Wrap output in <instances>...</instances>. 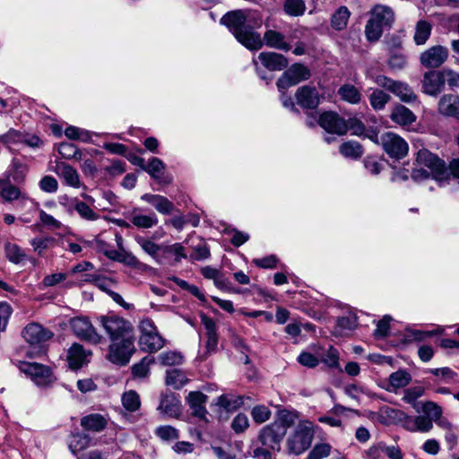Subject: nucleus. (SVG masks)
Returning <instances> with one entry per match:
<instances>
[{
    "mask_svg": "<svg viewBox=\"0 0 459 459\" xmlns=\"http://www.w3.org/2000/svg\"><path fill=\"white\" fill-rule=\"evenodd\" d=\"M91 438L86 434H74L69 442L70 450L75 454L81 450L85 449L89 446Z\"/></svg>",
    "mask_w": 459,
    "mask_h": 459,
    "instance_id": "49",
    "label": "nucleus"
},
{
    "mask_svg": "<svg viewBox=\"0 0 459 459\" xmlns=\"http://www.w3.org/2000/svg\"><path fill=\"white\" fill-rule=\"evenodd\" d=\"M318 124L328 134L343 135L347 133L346 120L333 111L322 113Z\"/></svg>",
    "mask_w": 459,
    "mask_h": 459,
    "instance_id": "13",
    "label": "nucleus"
},
{
    "mask_svg": "<svg viewBox=\"0 0 459 459\" xmlns=\"http://www.w3.org/2000/svg\"><path fill=\"white\" fill-rule=\"evenodd\" d=\"M332 446L328 443L315 445L305 459H324L330 455Z\"/></svg>",
    "mask_w": 459,
    "mask_h": 459,
    "instance_id": "52",
    "label": "nucleus"
},
{
    "mask_svg": "<svg viewBox=\"0 0 459 459\" xmlns=\"http://www.w3.org/2000/svg\"><path fill=\"white\" fill-rule=\"evenodd\" d=\"M19 369L39 386H46L54 381L51 369L40 363L20 360Z\"/></svg>",
    "mask_w": 459,
    "mask_h": 459,
    "instance_id": "10",
    "label": "nucleus"
},
{
    "mask_svg": "<svg viewBox=\"0 0 459 459\" xmlns=\"http://www.w3.org/2000/svg\"><path fill=\"white\" fill-rule=\"evenodd\" d=\"M11 314V306L6 302H0V332L5 330Z\"/></svg>",
    "mask_w": 459,
    "mask_h": 459,
    "instance_id": "64",
    "label": "nucleus"
},
{
    "mask_svg": "<svg viewBox=\"0 0 459 459\" xmlns=\"http://www.w3.org/2000/svg\"><path fill=\"white\" fill-rule=\"evenodd\" d=\"M368 100L371 107L375 110H381L390 100V95H388L382 90L377 89L374 90L372 93L368 96Z\"/></svg>",
    "mask_w": 459,
    "mask_h": 459,
    "instance_id": "46",
    "label": "nucleus"
},
{
    "mask_svg": "<svg viewBox=\"0 0 459 459\" xmlns=\"http://www.w3.org/2000/svg\"><path fill=\"white\" fill-rule=\"evenodd\" d=\"M201 322L204 325L206 331V349L209 353L214 352L218 345V335L216 331V324L214 320L205 314L200 315Z\"/></svg>",
    "mask_w": 459,
    "mask_h": 459,
    "instance_id": "22",
    "label": "nucleus"
},
{
    "mask_svg": "<svg viewBox=\"0 0 459 459\" xmlns=\"http://www.w3.org/2000/svg\"><path fill=\"white\" fill-rule=\"evenodd\" d=\"M24 340L30 344H38L53 337V333L38 323H30L22 330Z\"/></svg>",
    "mask_w": 459,
    "mask_h": 459,
    "instance_id": "17",
    "label": "nucleus"
},
{
    "mask_svg": "<svg viewBox=\"0 0 459 459\" xmlns=\"http://www.w3.org/2000/svg\"><path fill=\"white\" fill-rule=\"evenodd\" d=\"M0 195L4 201L13 202L21 196V191L8 180L3 179V185L0 186Z\"/></svg>",
    "mask_w": 459,
    "mask_h": 459,
    "instance_id": "47",
    "label": "nucleus"
},
{
    "mask_svg": "<svg viewBox=\"0 0 459 459\" xmlns=\"http://www.w3.org/2000/svg\"><path fill=\"white\" fill-rule=\"evenodd\" d=\"M444 87V74L441 72L430 71L424 74L422 80L423 91L436 96Z\"/></svg>",
    "mask_w": 459,
    "mask_h": 459,
    "instance_id": "20",
    "label": "nucleus"
},
{
    "mask_svg": "<svg viewBox=\"0 0 459 459\" xmlns=\"http://www.w3.org/2000/svg\"><path fill=\"white\" fill-rule=\"evenodd\" d=\"M357 316L354 314H349L345 316L339 317L333 328L335 336H345L357 327Z\"/></svg>",
    "mask_w": 459,
    "mask_h": 459,
    "instance_id": "29",
    "label": "nucleus"
},
{
    "mask_svg": "<svg viewBox=\"0 0 459 459\" xmlns=\"http://www.w3.org/2000/svg\"><path fill=\"white\" fill-rule=\"evenodd\" d=\"M142 200L152 204L161 214H170L175 209L173 203L163 195L144 194Z\"/></svg>",
    "mask_w": 459,
    "mask_h": 459,
    "instance_id": "23",
    "label": "nucleus"
},
{
    "mask_svg": "<svg viewBox=\"0 0 459 459\" xmlns=\"http://www.w3.org/2000/svg\"><path fill=\"white\" fill-rule=\"evenodd\" d=\"M165 168L166 166L160 159L152 157L145 167H143V170L146 171L152 178L160 179L165 170Z\"/></svg>",
    "mask_w": 459,
    "mask_h": 459,
    "instance_id": "45",
    "label": "nucleus"
},
{
    "mask_svg": "<svg viewBox=\"0 0 459 459\" xmlns=\"http://www.w3.org/2000/svg\"><path fill=\"white\" fill-rule=\"evenodd\" d=\"M163 253L175 255L176 262H180L183 258H186L185 248L179 243H175L170 246H164Z\"/></svg>",
    "mask_w": 459,
    "mask_h": 459,
    "instance_id": "60",
    "label": "nucleus"
},
{
    "mask_svg": "<svg viewBox=\"0 0 459 459\" xmlns=\"http://www.w3.org/2000/svg\"><path fill=\"white\" fill-rule=\"evenodd\" d=\"M407 428L411 431L429 432L433 428V423L426 416H417L407 421Z\"/></svg>",
    "mask_w": 459,
    "mask_h": 459,
    "instance_id": "41",
    "label": "nucleus"
},
{
    "mask_svg": "<svg viewBox=\"0 0 459 459\" xmlns=\"http://www.w3.org/2000/svg\"><path fill=\"white\" fill-rule=\"evenodd\" d=\"M296 413L282 411L278 420L265 425L258 432V441L263 446L270 448L273 452L281 449V443L287 433L288 428L294 424Z\"/></svg>",
    "mask_w": 459,
    "mask_h": 459,
    "instance_id": "4",
    "label": "nucleus"
},
{
    "mask_svg": "<svg viewBox=\"0 0 459 459\" xmlns=\"http://www.w3.org/2000/svg\"><path fill=\"white\" fill-rule=\"evenodd\" d=\"M55 172L58 177L64 179L65 183L72 187H80V177L75 169L72 166L60 162L56 166Z\"/></svg>",
    "mask_w": 459,
    "mask_h": 459,
    "instance_id": "24",
    "label": "nucleus"
},
{
    "mask_svg": "<svg viewBox=\"0 0 459 459\" xmlns=\"http://www.w3.org/2000/svg\"><path fill=\"white\" fill-rule=\"evenodd\" d=\"M55 241V238L52 237H40L32 238L30 243L33 247L34 252L38 255H41L43 251L53 245Z\"/></svg>",
    "mask_w": 459,
    "mask_h": 459,
    "instance_id": "55",
    "label": "nucleus"
},
{
    "mask_svg": "<svg viewBox=\"0 0 459 459\" xmlns=\"http://www.w3.org/2000/svg\"><path fill=\"white\" fill-rule=\"evenodd\" d=\"M366 77L373 81L377 86L394 93L403 102L411 103L417 100V95L405 82L394 81L383 74H375L371 71H367Z\"/></svg>",
    "mask_w": 459,
    "mask_h": 459,
    "instance_id": "6",
    "label": "nucleus"
},
{
    "mask_svg": "<svg viewBox=\"0 0 459 459\" xmlns=\"http://www.w3.org/2000/svg\"><path fill=\"white\" fill-rule=\"evenodd\" d=\"M370 17L386 28H390L394 21L392 8L384 4H376L370 11Z\"/></svg>",
    "mask_w": 459,
    "mask_h": 459,
    "instance_id": "25",
    "label": "nucleus"
},
{
    "mask_svg": "<svg viewBox=\"0 0 459 459\" xmlns=\"http://www.w3.org/2000/svg\"><path fill=\"white\" fill-rule=\"evenodd\" d=\"M346 126L347 132L350 130L352 134L365 135L376 143L379 142L377 132L375 130H366L363 123L358 118L353 117L346 120Z\"/></svg>",
    "mask_w": 459,
    "mask_h": 459,
    "instance_id": "26",
    "label": "nucleus"
},
{
    "mask_svg": "<svg viewBox=\"0 0 459 459\" xmlns=\"http://www.w3.org/2000/svg\"><path fill=\"white\" fill-rule=\"evenodd\" d=\"M4 253L6 258L13 264H20L27 255L25 252L16 244L7 242L4 245Z\"/></svg>",
    "mask_w": 459,
    "mask_h": 459,
    "instance_id": "42",
    "label": "nucleus"
},
{
    "mask_svg": "<svg viewBox=\"0 0 459 459\" xmlns=\"http://www.w3.org/2000/svg\"><path fill=\"white\" fill-rule=\"evenodd\" d=\"M71 204L73 205V210L84 221H95L100 218V215L86 202L81 201L75 197L71 201Z\"/></svg>",
    "mask_w": 459,
    "mask_h": 459,
    "instance_id": "30",
    "label": "nucleus"
},
{
    "mask_svg": "<svg viewBox=\"0 0 459 459\" xmlns=\"http://www.w3.org/2000/svg\"><path fill=\"white\" fill-rule=\"evenodd\" d=\"M250 414L254 422L263 424L271 418L272 411L267 406L259 404L252 408Z\"/></svg>",
    "mask_w": 459,
    "mask_h": 459,
    "instance_id": "50",
    "label": "nucleus"
},
{
    "mask_svg": "<svg viewBox=\"0 0 459 459\" xmlns=\"http://www.w3.org/2000/svg\"><path fill=\"white\" fill-rule=\"evenodd\" d=\"M257 60L261 62L264 67L272 72L281 71L287 68L289 65L288 59L280 53L272 51L261 52L258 55L257 59L253 58V64L255 66L257 75L263 80H266V76L258 67Z\"/></svg>",
    "mask_w": 459,
    "mask_h": 459,
    "instance_id": "11",
    "label": "nucleus"
},
{
    "mask_svg": "<svg viewBox=\"0 0 459 459\" xmlns=\"http://www.w3.org/2000/svg\"><path fill=\"white\" fill-rule=\"evenodd\" d=\"M295 98L297 104L303 108L314 109L320 103V95L316 87L304 85L298 88Z\"/></svg>",
    "mask_w": 459,
    "mask_h": 459,
    "instance_id": "15",
    "label": "nucleus"
},
{
    "mask_svg": "<svg viewBox=\"0 0 459 459\" xmlns=\"http://www.w3.org/2000/svg\"><path fill=\"white\" fill-rule=\"evenodd\" d=\"M243 404V397L235 394H223L217 397L212 405L227 412L238 410Z\"/></svg>",
    "mask_w": 459,
    "mask_h": 459,
    "instance_id": "21",
    "label": "nucleus"
},
{
    "mask_svg": "<svg viewBox=\"0 0 459 459\" xmlns=\"http://www.w3.org/2000/svg\"><path fill=\"white\" fill-rule=\"evenodd\" d=\"M390 118L400 126H408L415 122L416 116L408 108L397 105L392 110Z\"/></svg>",
    "mask_w": 459,
    "mask_h": 459,
    "instance_id": "31",
    "label": "nucleus"
},
{
    "mask_svg": "<svg viewBox=\"0 0 459 459\" xmlns=\"http://www.w3.org/2000/svg\"><path fill=\"white\" fill-rule=\"evenodd\" d=\"M81 425L87 430L99 432L105 429L107 420L100 414H90L81 420Z\"/></svg>",
    "mask_w": 459,
    "mask_h": 459,
    "instance_id": "35",
    "label": "nucleus"
},
{
    "mask_svg": "<svg viewBox=\"0 0 459 459\" xmlns=\"http://www.w3.org/2000/svg\"><path fill=\"white\" fill-rule=\"evenodd\" d=\"M310 70L302 64H293L278 79L277 89L279 92L287 91L289 88L299 84L310 78Z\"/></svg>",
    "mask_w": 459,
    "mask_h": 459,
    "instance_id": "8",
    "label": "nucleus"
},
{
    "mask_svg": "<svg viewBox=\"0 0 459 459\" xmlns=\"http://www.w3.org/2000/svg\"><path fill=\"white\" fill-rule=\"evenodd\" d=\"M449 51L447 48L441 45L433 46L420 56V64L427 68H437L442 65L448 57Z\"/></svg>",
    "mask_w": 459,
    "mask_h": 459,
    "instance_id": "14",
    "label": "nucleus"
},
{
    "mask_svg": "<svg viewBox=\"0 0 459 459\" xmlns=\"http://www.w3.org/2000/svg\"><path fill=\"white\" fill-rule=\"evenodd\" d=\"M39 188L46 193H56L58 188L57 180L52 176H44L39 183Z\"/></svg>",
    "mask_w": 459,
    "mask_h": 459,
    "instance_id": "59",
    "label": "nucleus"
},
{
    "mask_svg": "<svg viewBox=\"0 0 459 459\" xmlns=\"http://www.w3.org/2000/svg\"><path fill=\"white\" fill-rule=\"evenodd\" d=\"M123 406L130 411H135L140 407V397L134 391L126 392L122 396Z\"/></svg>",
    "mask_w": 459,
    "mask_h": 459,
    "instance_id": "53",
    "label": "nucleus"
},
{
    "mask_svg": "<svg viewBox=\"0 0 459 459\" xmlns=\"http://www.w3.org/2000/svg\"><path fill=\"white\" fill-rule=\"evenodd\" d=\"M207 395L199 391H192L186 397L191 414L204 422H208V411L205 407Z\"/></svg>",
    "mask_w": 459,
    "mask_h": 459,
    "instance_id": "16",
    "label": "nucleus"
},
{
    "mask_svg": "<svg viewBox=\"0 0 459 459\" xmlns=\"http://www.w3.org/2000/svg\"><path fill=\"white\" fill-rule=\"evenodd\" d=\"M249 426V420L247 415L238 413L231 422V428L236 433L245 431Z\"/></svg>",
    "mask_w": 459,
    "mask_h": 459,
    "instance_id": "61",
    "label": "nucleus"
},
{
    "mask_svg": "<svg viewBox=\"0 0 459 459\" xmlns=\"http://www.w3.org/2000/svg\"><path fill=\"white\" fill-rule=\"evenodd\" d=\"M129 220L134 226L140 229H150L159 222L158 217L154 212L143 214L136 210L132 212Z\"/></svg>",
    "mask_w": 459,
    "mask_h": 459,
    "instance_id": "28",
    "label": "nucleus"
},
{
    "mask_svg": "<svg viewBox=\"0 0 459 459\" xmlns=\"http://www.w3.org/2000/svg\"><path fill=\"white\" fill-rule=\"evenodd\" d=\"M314 426L309 420H300L292 434L287 438V448L290 454L300 455L311 445L314 438Z\"/></svg>",
    "mask_w": 459,
    "mask_h": 459,
    "instance_id": "5",
    "label": "nucleus"
},
{
    "mask_svg": "<svg viewBox=\"0 0 459 459\" xmlns=\"http://www.w3.org/2000/svg\"><path fill=\"white\" fill-rule=\"evenodd\" d=\"M422 411L431 421L438 420L442 415L441 408L433 402H427L422 405Z\"/></svg>",
    "mask_w": 459,
    "mask_h": 459,
    "instance_id": "57",
    "label": "nucleus"
},
{
    "mask_svg": "<svg viewBox=\"0 0 459 459\" xmlns=\"http://www.w3.org/2000/svg\"><path fill=\"white\" fill-rule=\"evenodd\" d=\"M58 152L63 158L68 159V160H70V159L79 160V159H81V155H82L79 149L75 145L69 143H60L58 146Z\"/></svg>",
    "mask_w": 459,
    "mask_h": 459,
    "instance_id": "54",
    "label": "nucleus"
},
{
    "mask_svg": "<svg viewBox=\"0 0 459 459\" xmlns=\"http://www.w3.org/2000/svg\"><path fill=\"white\" fill-rule=\"evenodd\" d=\"M158 411L168 417L178 418L181 413V402L175 394H165L161 396Z\"/></svg>",
    "mask_w": 459,
    "mask_h": 459,
    "instance_id": "19",
    "label": "nucleus"
},
{
    "mask_svg": "<svg viewBox=\"0 0 459 459\" xmlns=\"http://www.w3.org/2000/svg\"><path fill=\"white\" fill-rule=\"evenodd\" d=\"M340 98L350 104H358L361 100L360 91L352 84H343L338 89Z\"/></svg>",
    "mask_w": 459,
    "mask_h": 459,
    "instance_id": "36",
    "label": "nucleus"
},
{
    "mask_svg": "<svg viewBox=\"0 0 459 459\" xmlns=\"http://www.w3.org/2000/svg\"><path fill=\"white\" fill-rule=\"evenodd\" d=\"M135 240L146 254L152 256L158 264H161L159 253L160 251L163 252L164 246L158 245L143 237H137Z\"/></svg>",
    "mask_w": 459,
    "mask_h": 459,
    "instance_id": "34",
    "label": "nucleus"
},
{
    "mask_svg": "<svg viewBox=\"0 0 459 459\" xmlns=\"http://www.w3.org/2000/svg\"><path fill=\"white\" fill-rule=\"evenodd\" d=\"M283 9L290 16H300L305 13L306 4L303 0H285Z\"/></svg>",
    "mask_w": 459,
    "mask_h": 459,
    "instance_id": "51",
    "label": "nucleus"
},
{
    "mask_svg": "<svg viewBox=\"0 0 459 459\" xmlns=\"http://www.w3.org/2000/svg\"><path fill=\"white\" fill-rule=\"evenodd\" d=\"M385 28L386 27L378 23L375 19L370 17L365 27V35L367 39L370 42L377 41L381 38Z\"/></svg>",
    "mask_w": 459,
    "mask_h": 459,
    "instance_id": "40",
    "label": "nucleus"
},
{
    "mask_svg": "<svg viewBox=\"0 0 459 459\" xmlns=\"http://www.w3.org/2000/svg\"><path fill=\"white\" fill-rule=\"evenodd\" d=\"M73 333L81 340L91 344H99L103 336L97 332L87 316H75L70 319Z\"/></svg>",
    "mask_w": 459,
    "mask_h": 459,
    "instance_id": "9",
    "label": "nucleus"
},
{
    "mask_svg": "<svg viewBox=\"0 0 459 459\" xmlns=\"http://www.w3.org/2000/svg\"><path fill=\"white\" fill-rule=\"evenodd\" d=\"M155 433L162 440H174L178 438V431L171 426H161L156 429Z\"/></svg>",
    "mask_w": 459,
    "mask_h": 459,
    "instance_id": "58",
    "label": "nucleus"
},
{
    "mask_svg": "<svg viewBox=\"0 0 459 459\" xmlns=\"http://www.w3.org/2000/svg\"><path fill=\"white\" fill-rule=\"evenodd\" d=\"M411 381V374L406 370H397L392 373L388 378V387L386 390L394 392L399 388H403L410 384Z\"/></svg>",
    "mask_w": 459,
    "mask_h": 459,
    "instance_id": "33",
    "label": "nucleus"
},
{
    "mask_svg": "<svg viewBox=\"0 0 459 459\" xmlns=\"http://www.w3.org/2000/svg\"><path fill=\"white\" fill-rule=\"evenodd\" d=\"M339 152L342 156L351 159H357L363 153L361 145L354 141H349L341 144Z\"/></svg>",
    "mask_w": 459,
    "mask_h": 459,
    "instance_id": "44",
    "label": "nucleus"
},
{
    "mask_svg": "<svg viewBox=\"0 0 459 459\" xmlns=\"http://www.w3.org/2000/svg\"><path fill=\"white\" fill-rule=\"evenodd\" d=\"M234 35L236 39L249 50H258L263 48V40L258 29L263 24L260 13L251 10H235L228 12L221 19Z\"/></svg>",
    "mask_w": 459,
    "mask_h": 459,
    "instance_id": "2",
    "label": "nucleus"
},
{
    "mask_svg": "<svg viewBox=\"0 0 459 459\" xmlns=\"http://www.w3.org/2000/svg\"><path fill=\"white\" fill-rule=\"evenodd\" d=\"M385 28L386 27L378 23L375 19L370 17L365 27V35L367 39L370 42L377 41L381 38Z\"/></svg>",
    "mask_w": 459,
    "mask_h": 459,
    "instance_id": "39",
    "label": "nucleus"
},
{
    "mask_svg": "<svg viewBox=\"0 0 459 459\" xmlns=\"http://www.w3.org/2000/svg\"><path fill=\"white\" fill-rule=\"evenodd\" d=\"M438 110L445 116H459V97L452 94L443 96L438 103Z\"/></svg>",
    "mask_w": 459,
    "mask_h": 459,
    "instance_id": "27",
    "label": "nucleus"
},
{
    "mask_svg": "<svg viewBox=\"0 0 459 459\" xmlns=\"http://www.w3.org/2000/svg\"><path fill=\"white\" fill-rule=\"evenodd\" d=\"M158 359L163 366H174L181 364L183 357L177 351H165L160 354Z\"/></svg>",
    "mask_w": 459,
    "mask_h": 459,
    "instance_id": "56",
    "label": "nucleus"
},
{
    "mask_svg": "<svg viewBox=\"0 0 459 459\" xmlns=\"http://www.w3.org/2000/svg\"><path fill=\"white\" fill-rule=\"evenodd\" d=\"M432 26L426 21H419L416 24L414 41L417 45H424L431 33Z\"/></svg>",
    "mask_w": 459,
    "mask_h": 459,
    "instance_id": "43",
    "label": "nucleus"
},
{
    "mask_svg": "<svg viewBox=\"0 0 459 459\" xmlns=\"http://www.w3.org/2000/svg\"><path fill=\"white\" fill-rule=\"evenodd\" d=\"M154 357L145 356L139 363L132 367V373L136 377H145L150 372V366L154 363Z\"/></svg>",
    "mask_w": 459,
    "mask_h": 459,
    "instance_id": "48",
    "label": "nucleus"
},
{
    "mask_svg": "<svg viewBox=\"0 0 459 459\" xmlns=\"http://www.w3.org/2000/svg\"><path fill=\"white\" fill-rule=\"evenodd\" d=\"M187 382L186 375L179 369H169L166 373L165 383L174 389H180Z\"/></svg>",
    "mask_w": 459,
    "mask_h": 459,
    "instance_id": "38",
    "label": "nucleus"
},
{
    "mask_svg": "<svg viewBox=\"0 0 459 459\" xmlns=\"http://www.w3.org/2000/svg\"><path fill=\"white\" fill-rule=\"evenodd\" d=\"M262 40L263 46L265 45L270 48L284 52H288L291 48L290 44L286 40V36L273 29H267L262 37Z\"/></svg>",
    "mask_w": 459,
    "mask_h": 459,
    "instance_id": "18",
    "label": "nucleus"
},
{
    "mask_svg": "<svg viewBox=\"0 0 459 459\" xmlns=\"http://www.w3.org/2000/svg\"><path fill=\"white\" fill-rule=\"evenodd\" d=\"M380 141L385 152L392 158L402 159L408 153V143L393 132L384 134Z\"/></svg>",
    "mask_w": 459,
    "mask_h": 459,
    "instance_id": "12",
    "label": "nucleus"
},
{
    "mask_svg": "<svg viewBox=\"0 0 459 459\" xmlns=\"http://www.w3.org/2000/svg\"><path fill=\"white\" fill-rule=\"evenodd\" d=\"M447 175L448 171L446 169L445 162L437 155L426 149L418 152L416 165L411 174L413 181L421 183L431 178L440 186H444V179Z\"/></svg>",
    "mask_w": 459,
    "mask_h": 459,
    "instance_id": "3",
    "label": "nucleus"
},
{
    "mask_svg": "<svg viewBox=\"0 0 459 459\" xmlns=\"http://www.w3.org/2000/svg\"><path fill=\"white\" fill-rule=\"evenodd\" d=\"M391 317L385 316L381 320L378 321L377 328L374 332V335L377 338H384L388 334L390 326Z\"/></svg>",
    "mask_w": 459,
    "mask_h": 459,
    "instance_id": "63",
    "label": "nucleus"
},
{
    "mask_svg": "<svg viewBox=\"0 0 459 459\" xmlns=\"http://www.w3.org/2000/svg\"><path fill=\"white\" fill-rule=\"evenodd\" d=\"M351 13L346 6L339 7L332 15L331 25L336 30H342L346 28L350 19Z\"/></svg>",
    "mask_w": 459,
    "mask_h": 459,
    "instance_id": "37",
    "label": "nucleus"
},
{
    "mask_svg": "<svg viewBox=\"0 0 459 459\" xmlns=\"http://www.w3.org/2000/svg\"><path fill=\"white\" fill-rule=\"evenodd\" d=\"M98 321L110 340L108 360L120 366L126 365L135 351L133 324L117 315L100 316Z\"/></svg>",
    "mask_w": 459,
    "mask_h": 459,
    "instance_id": "1",
    "label": "nucleus"
},
{
    "mask_svg": "<svg viewBox=\"0 0 459 459\" xmlns=\"http://www.w3.org/2000/svg\"><path fill=\"white\" fill-rule=\"evenodd\" d=\"M423 394L424 388L422 386H412L404 391L403 399L408 403H414Z\"/></svg>",
    "mask_w": 459,
    "mask_h": 459,
    "instance_id": "62",
    "label": "nucleus"
},
{
    "mask_svg": "<svg viewBox=\"0 0 459 459\" xmlns=\"http://www.w3.org/2000/svg\"><path fill=\"white\" fill-rule=\"evenodd\" d=\"M139 346L146 352H156L165 345V340L159 333L157 327L150 318L143 319L140 322Z\"/></svg>",
    "mask_w": 459,
    "mask_h": 459,
    "instance_id": "7",
    "label": "nucleus"
},
{
    "mask_svg": "<svg viewBox=\"0 0 459 459\" xmlns=\"http://www.w3.org/2000/svg\"><path fill=\"white\" fill-rule=\"evenodd\" d=\"M91 353H87L86 351L81 344H74L68 351L67 359L69 362L70 368L74 369H77L81 368L87 359L88 355Z\"/></svg>",
    "mask_w": 459,
    "mask_h": 459,
    "instance_id": "32",
    "label": "nucleus"
}]
</instances>
